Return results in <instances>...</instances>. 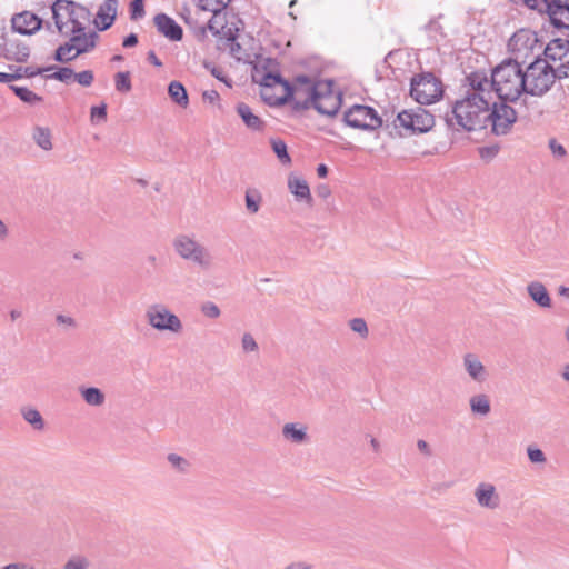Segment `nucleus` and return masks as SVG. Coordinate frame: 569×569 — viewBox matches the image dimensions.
Instances as JSON below:
<instances>
[{"label":"nucleus","instance_id":"obj_1","mask_svg":"<svg viewBox=\"0 0 569 569\" xmlns=\"http://www.w3.org/2000/svg\"><path fill=\"white\" fill-rule=\"evenodd\" d=\"M537 42L536 33L527 29L515 32L509 39L511 57L503 59L491 70V86L499 100L516 102L525 93L523 66Z\"/></svg>","mask_w":569,"mask_h":569},{"label":"nucleus","instance_id":"obj_2","mask_svg":"<svg viewBox=\"0 0 569 569\" xmlns=\"http://www.w3.org/2000/svg\"><path fill=\"white\" fill-rule=\"evenodd\" d=\"M491 102L482 100V98L475 99L463 97L457 100L443 114V120L449 129L477 131L487 129V114Z\"/></svg>","mask_w":569,"mask_h":569},{"label":"nucleus","instance_id":"obj_3","mask_svg":"<svg viewBox=\"0 0 569 569\" xmlns=\"http://www.w3.org/2000/svg\"><path fill=\"white\" fill-rule=\"evenodd\" d=\"M526 69H523V79L526 86V94L533 97H541L548 92L556 79H558V72L553 66L550 64L546 59H542L540 54H535L532 51L529 52V59Z\"/></svg>","mask_w":569,"mask_h":569},{"label":"nucleus","instance_id":"obj_4","mask_svg":"<svg viewBox=\"0 0 569 569\" xmlns=\"http://www.w3.org/2000/svg\"><path fill=\"white\" fill-rule=\"evenodd\" d=\"M172 248L182 260L193 263L202 270H208L213 263L209 249L200 243L194 236L180 233L172 240Z\"/></svg>","mask_w":569,"mask_h":569},{"label":"nucleus","instance_id":"obj_5","mask_svg":"<svg viewBox=\"0 0 569 569\" xmlns=\"http://www.w3.org/2000/svg\"><path fill=\"white\" fill-rule=\"evenodd\" d=\"M443 96L442 81L432 72H421L411 78L410 97L419 104H432Z\"/></svg>","mask_w":569,"mask_h":569},{"label":"nucleus","instance_id":"obj_6","mask_svg":"<svg viewBox=\"0 0 569 569\" xmlns=\"http://www.w3.org/2000/svg\"><path fill=\"white\" fill-rule=\"evenodd\" d=\"M436 122V117L422 107L402 110L398 113L395 127L403 128L411 134L429 132Z\"/></svg>","mask_w":569,"mask_h":569},{"label":"nucleus","instance_id":"obj_7","mask_svg":"<svg viewBox=\"0 0 569 569\" xmlns=\"http://www.w3.org/2000/svg\"><path fill=\"white\" fill-rule=\"evenodd\" d=\"M293 97L292 102L295 110H307L312 107L313 100L322 89H328L325 81H313L310 77L300 74L296 77L292 84Z\"/></svg>","mask_w":569,"mask_h":569},{"label":"nucleus","instance_id":"obj_8","mask_svg":"<svg viewBox=\"0 0 569 569\" xmlns=\"http://www.w3.org/2000/svg\"><path fill=\"white\" fill-rule=\"evenodd\" d=\"M252 80L266 89L273 88L277 84H280L283 88V94L274 99L268 97L266 93H262L264 101L269 106H284L293 97L292 83L282 78L279 72L266 71L264 69L260 70L257 66H254Z\"/></svg>","mask_w":569,"mask_h":569},{"label":"nucleus","instance_id":"obj_9","mask_svg":"<svg viewBox=\"0 0 569 569\" xmlns=\"http://www.w3.org/2000/svg\"><path fill=\"white\" fill-rule=\"evenodd\" d=\"M509 101H491L487 114V127H491L495 136H505L510 132L517 121V111L508 104Z\"/></svg>","mask_w":569,"mask_h":569},{"label":"nucleus","instance_id":"obj_10","mask_svg":"<svg viewBox=\"0 0 569 569\" xmlns=\"http://www.w3.org/2000/svg\"><path fill=\"white\" fill-rule=\"evenodd\" d=\"M343 122L355 129L373 131L382 126V118L373 107L353 104L345 111Z\"/></svg>","mask_w":569,"mask_h":569},{"label":"nucleus","instance_id":"obj_11","mask_svg":"<svg viewBox=\"0 0 569 569\" xmlns=\"http://www.w3.org/2000/svg\"><path fill=\"white\" fill-rule=\"evenodd\" d=\"M532 10L547 13L556 28H569V0H522Z\"/></svg>","mask_w":569,"mask_h":569},{"label":"nucleus","instance_id":"obj_12","mask_svg":"<svg viewBox=\"0 0 569 569\" xmlns=\"http://www.w3.org/2000/svg\"><path fill=\"white\" fill-rule=\"evenodd\" d=\"M66 8V19L72 24L71 33L82 32L86 30L84 22L90 19V11L82 4L71 0H56L51 6L52 18L59 20V10Z\"/></svg>","mask_w":569,"mask_h":569},{"label":"nucleus","instance_id":"obj_13","mask_svg":"<svg viewBox=\"0 0 569 569\" xmlns=\"http://www.w3.org/2000/svg\"><path fill=\"white\" fill-rule=\"evenodd\" d=\"M148 323L159 331L180 332L182 322L179 317L172 313L164 305H151L146 311Z\"/></svg>","mask_w":569,"mask_h":569},{"label":"nucleus","instance_id":"obj_14","mask_svg":"<svg viewBox=\"0 0 569 569\" xmlns=\"http://www.w3.org/2000/svg\"><path fill=\"white\" fill-rule=\"evenodd\" d=\"M466 81L469 89L465 97L475 99H478L479 97L482 98V100L491 102L495 90L491 86V78L489 79L486 72L479 70L472 71L466 77Z\"/></svg>","mask_w":569,"mask_h":569},{"label":"nucleus","instance_id":"obj_15","mask_svg":"<svg viewBox=\"0 0 569 569\" xmlns=\"http://www.w3.org/2000/svg\"><path fill=\"white\" fill-rule=\"evenodd\" d=\"M326 83H328V89H322L317 94V99L313 100L312 108L321 114L332 117L338 113L341 107V97L331 90V81H326Z\"/></svg>","mask_w":569,"mask_h":569},{"label":"nucleus","instance_id":"obj_16","mask_svg":"<svg viewBox=\"0 0 569 569\" xmlns=\"http://www.w3.org/2000/svg\"><path fill=\"white\" fill-rule=\"evenodd\" d=\"M12 29L20 34H33L41 26L42 20L34 13L23 11L12 18Z\"/></svg>","mask_w":569,"mask_h":569},{"label":"nucleus","instance_id":"obj_17","mask_svg":"<svg viewBox=\"0 0 569 569\" xmlns=\"http://www.w3.org/2000/svg\"><path fill=\"white\" fill-rule=\"evenodd\" d=\"M157 30L171 41H180L183 37L182 27L166 13H158L153 18Z\"/></svg>","mask_w":569,"mask_h":569},{"label":"nucleus","instance_id":"obj_18","mask_svg":"<svg viewBox=\"0 0 569 569\" xmlns=\"http://www.w3.org/2000/svg\"><path fill=\"white\" fill-rule=\"evenodd\" d=\"M118 3L119 0H104L100 4L94 20L99 31H106L112 27L117 18Z\"/></svg>","mask_w":569,"mask_h":569},{"label":"nucleus","instance_id":"obj_19","mask_svg":"<svg viewBox=\"0 0 569 569\" xmlns=\"http://www.w3.org/2000/svg\"><path fill=\"white\" fill-rule=\"evenodd\" d=\"M234 109L248 130L252 132L264 131L266 121H263L258 114H256L249 104H247L246 102H238Z\"/></svg>","mask_w":569,"mask_h":569},{"label":"nucleus","instance_id":"obj_20","mask_svg":"<svg viewBox=\"0 0 569 569\" xmlns=\"http://www.w3.org/2000/svg\"><path fill=\"white\" fill-rule=\"evenodd\" d=\"M475 497L479 506L496 509L499 507L500 498L496 492V488L493 485L488 482H481L477 486L475 490Z\"/></svg>","mask_w":569,"mask_h":569},{"label":"nucleus","instance_id":"obj_21","mask_svg":"<svg viewBox=\"0 0 569 569\" xmlns=\"http://www.w3.org/2000/svg\"><path fill=\"white\" fill-rule=\"evenodd\" d=\"M463 367L469 377L476 381V382H483L486 381L488 373L480 361L479 357L475 353H466L463 356Z\"/></svg>","mask_w":569,"mask_h":569},{"label":"nucleus","instance_id":"obj_22","mask_svg":"<svg viewBox=\"0 0 569 569\" xmlns=\"http://www.w3.org/2000/svg\"><path fill=\"white\" fill-rule=\"evenodd\" d=\"M96 32L86 33V30L82 32L72 33L68 43H71L74 50V56H80L82 53H87L91 51L96 47Z\"/></svg>","mask_w":569,"mask_h":569},{"label":"nucleus","instance_id":"obj_23","mask_svg":"<svg viewBox=\"0 0 569 569\" xmlns=\"http://www.w3.org/2000/svg\"><path fill=\"white\" fill-rule=\"evenodd\" d=\"M528 295L530 298L541 308H549L551 306V299L547 288L539 281H532L527 287Z\"/></svg>","mask_w":569,"mask_h":569},{"label":"nucleus","instance_id":"obj_24","mask_svg":"<svg viewBox=\"0 0 569 569\" xmlns=\"http://www.w3.org/2000/svg\"><path fill=\"white\" fill-rule=\"evenodd\" d=\"M168 94L173 102L182 108H187L189 104V97L184 86L177 80H173L168 86Z\"/></svg>","mask_w":569,"mask_h":569},{"label":"nucleus","instance_id":"obj_25","mask_svg":"<svg viewBox=\"0 0 569 569\" xmlns=\"http://www.w3.org/2000/svg\"><path fill=\"white\" fill-rule=\"evenodd\" d=\"M282 435L293 443H302L308 439L307 428L303 426L298 427V423L295 422L286 423L282 428Z\"/></svg>","mask_w":569,"mask_h":569},{"label":"nucleus","instance_id":"obj_26","mask_svg":"<svg viewBox=\"0 0 569 569\" xmlns=\"http://www.w3.org/2000/svg\"><path fill=\"white\" fill-rule=\"evenodd\" d=\"M288 187L292 194L299 200L311 201L310 188L305 179L300 178H289Z\"/></svg>","mask_w":569,"mask_h":569},{"label":"nucleus","instance_id":"obj_27","mask_svg":"<svg viewBox=\"0 0 569 569\" xmlns=\"http://www.w3.org/2000/svg\"><path fill=\"white\" fill-rule=\"evenodd\" d=\"M79 391L89 406L99 407L106 401L104 393L97 387H80Z\"/></svg>","mask_w":569,"mask_h":569},{"label":"nucleus","instance_id":"obj_28","mask_svg":"<svg viewBox=\"0 0 569 569\" xmlns=\"http://www.w3.org/2000/svg\"><path fill=\"white\" fill-rule=\"evenodd\" d=\"M8 58L16 62H26L30 57V49L22 42H10L6 49Z\"/></svg>","mask_w":569,"mask_h":569},{"label":"nucleus","instance_id":"obj_29","mask_svg":"<svg viewBox=\"0 0 569 569\" xmlns=\"http://www.w3.org/2000/svg\"><path fill=\"white\" fill-rule=\"evenodd\" d=\"M21 416L34 430L41 431L44 429V420L36 408L32 407H22Z\"/></svg>","mask_w":569,"mask_h":569},{"label":"nucleus","instance_id":"obj_30","mask_svg":"<svg viewBox=\"0 0 569 569\" xmlns=\"http://www.w3.org/2000/svg\"><path fill=\"white\" fill-rule=\"evenodd\" d=\"M32 139L39 148L44 151L52 150L51 131L47 127H36L32 132Z\"/></svg>","mask_w":569,"mask_h":569},{"label":"nucleus","instance_id":"obj_31","mask_svg":"<svg viewBox=\"0 0 569 569\" xmlns=\"http://www.w3.org/2000/svg\"><path fill=\"white\" fill-rule=\"evenodd\" d=\"M270 144H271L272 151L276 153L277 158L279 159V161L282 164L288 166L291 163V157L288 152L287 144L282 139L271 138Z\"/></svg>","mask_w":569,"mask_h":569},{"label":"nucleus","instance_id":"obj_32","mask_svg":"<svg viewBox=\"0 0 569 569\" xmlns=\"http://www.w3.org/2000/svg\"><path fill=\"white\" fill-rule=\"evenodd\" d=\"M246 209L249 213L254 214L260 210L262 196L258 189H248L244 196Z\"/></svg>","mask_w":569,"mask_h":569},{"label":"nucleus","instance_id":"obj_33","mask_svg":"<svg viewBox=\"0 0 569 569\" xmlns=\"http://www.w3.org/2000/svg\"><path fill=\"white\" fill-rule=\"evenodd\" d=\"M10 89L14 92V94L23 102L29 104H36L42 101V97L38 96L27 87L20 86H10Z\"/></svg>","mask_w":569,"mask_h":569},{"label":"nucleus","instance_id":"obj_34","mask_svg":"<svg viewBox=\"0 0 569 569\" xmlns=\"http://www.w3.org/2000/svg\"><path fill=\"white\" fill-rule=\"evenodd\" d=\"M472 412L486 416L490 412V401L486 395H477L470 398Z\"/></svg>","mask_w":569,"mask_h":569},{"label":"nucleus","instance_id":"obj_35","mask_svg":"<svg viewBox=\"0 0 569 569\" xmlns=\"http://www.w3.org/2000/svg\"><path fill=\"white\" fill-rule=\"evenodd\" d=\"M71 43H63L58 47V49L54 52L53 59L57 62L66 63L74 60L78 56H74V50Z\"/></svg>","mask_w":569,"mask_h":569},{"label":"nucleus","instance_id":"obj_36","mask_svg":"<svg viewBox=\"0 0 569 569\" xmlns=\"http://www.w3.org/2000/svg\"><path fill=\"white\" fill-rule=\"evenodd\" d=\"M114 88L120 93H128L132 89L129 71H120L114 74Z\"/></svg>","mask_w":569,"mask_h":569},{"label":"nucleus","instance_id":"obj_37","mask_svg":"<svg viewBox=\"0 0 569 569\" xmlns=\"http://www.w3.org/2000/svg\"><path fill=\"white\" fill-rule=\"evenodd\" d=\"M567 52L556 63H553L555 70L558 72V79L569 77V47Z\"/></svg>","mask_w":569,"mask_h":569},{"label":"nucleus","instance_id":"obj_38","mask_svg":"<svg viewBox=\"0 0 569 569\" xmlns=\"http://www.w3.org/2000/svg\"><path fill=\"white\" fill-rule=\"evenodd\" d=\"M169 463L179 472H186L190 466L189 461L177 453H169L167 457Z\"/></svg>","mask_w":569,"mask_h":569},{"label":"nucleus","instance_id":"obj_39","mask_svg":"<svg viewBox=\"0 0 569 569\" xmlns=\"http://www.w3.org/2000/svg\"><path fill=\"white\" fill-rule=\"evenodd\" d=\"M548 147L556 160H562L568 154L566 148L556 138H550L548 140Z\"/></svg>","mask_w":569,"mask_h":569},{"label":"nucleus","instance_id":"obj_40","mask_svg":"<svg viewBox=\"0 0 569 569\" xmlns=\"http://www.w3.org/2000/svg\"><path fill=\"white\" fill-rule=\"evenodd\" d=\"M56 67L54 66H50V67H46V68H36V67H16V72L14 73H21L22 77H28V78H32V77H36L38 74H42L47 71H50V70H53Z\"/></svg>","mask_w":569,"mask_h":569},{"label":"nucleus","instance_id":"obj_41","mask_svg":"<svg viewBox=\"0 0 569 569\" xmlns=\"http://www.w3.org/2000/svg\"><path fill=\"white\" fill-rule=\"evenodd\" d=\"M499 150H500V147L498 144L485 146V147L478 148V153H479V157L483 161L490 162L491 160H493L497 157V154L499 153Z\"/></svg>","mask_w":569,"mask_h":569},{"label":"nucleus","instance_id":"obj_42","mask_svg":"<svg viewBox=\"0 0 569 569\" xmlns=\"http://www.w3.org/2000/svg\"><path fill=\"white\" fill-rule=\"evenodd\" d=\"M200 310L203 316L209 319H217L221 315L220 308L212 301H206L201 305Z\"/></svg>","mask_w":569,"mask_h":569},{"label":"nucleus","instance_id":"obj_43","mask_svg":"<svg viewBox=\"0 0 569 569\" xmlns=\"http://www.w3.org/2000/svg\"><path fill=\"white\" fill-rule=\"evenodd\" d=\"M241 347L243 352H257L259 350V346L254 339V337L250 332L243 333L241 338Z\"/></svg>","mask_w":569,"mask_h":569},{"label":"nucleus","instance_id":"obj_44","mask_svg":"<svg viewBox=\"0 0 569 569\" xmlns=\"http://www.w3.org/2000/svg\"><path fill=\"white\" fill-rule=\"evenodd\" d=\"M74 72L71 68L68 67H61L58 68L56 72L52 74L47 76V79H54L61 82H67L73 77Z\"/></svg>","mask_w":569,"mask_h":569},{"label":"nucleus","instance_id":"obj_45","mask_svg":"<svg viewBox=\"0 0 569 569\" xmlns=\"http://www.w3.org/2000/svg\"><path fill=\"white\" fill-rule=\"evenodd\" d=\"M218 0H198V7L201 10L212 12L213 16L221 13L224 9H220Z\"/></svg>","mask_w":569,"mask_h":569},{"label":"nucleus","instance_id":"obj_46","mask_svg":"<svg viewBox=\"0 0 569 569\" xmlns=\"http://www.w3.org/2000/svg\"><path fill=\"white\" fill-rule=\"evenodd\" d=\"M350 328L352 331L359 333L362 338H366L368 336V326L362 318L351 319Z\"/></svg>","mask_w":569,"mask_h":569},{"label":"nucleus","instance_id":"obj_47","mask_svg":"<svg viewBox=\"0 0 569 569\" xmlns=\"http://www.w3.org/2000/svg\"><path fill=\"white\" fill-rule=\"evenodd\" d=\"M144 6L142 0H132L130 3V18L138 20L144 16Z\"/></svg>","mask_w":569,"mask_h":569},{"label":"nucleus","instance_id":"obj_48","mask_svg":"<svg viewBox=\"0 0 569 569\" xmlns=\"http://www.w3.org/2000/svg\"><path fill=\"white\" fill-rule=\"evenodd\" d=\"M77 82L83 87H90L93 82L94 76L91 70H83L73 74Z\"/></svg>","mask_w":569,"mask_h":569},{"label":"nucleus","instance_id":"obj_49","mask_svg":"<svg viewBox=\"0 0 569 569\" xmlns=\"http://www.w3.org/2000/svg\"><path fill=\"white\" fill-rule=\"evenodd\" d=\"M92 121H104L107 119V104L93 106L90 110Z\"/></svg>","mask_w":569,"mask_h":569},{"label":"nucleus","instance_id":"obj_50","mask_svg":"<svg viewBox=\"0 0 569 569\" xmlns=\"http://www.w3.org/2000/svg\"><path fill=\"white\" fill-rule=\"evenodd\" d=\"M529 460L533 463H542L546 461L543 451L539 448L529 446L527 449Z\"/></svg>","mask_w":569,"mask_h":569},{"label":"nucleus","instance_id":"obj_51","mask_svg":"<svg viewBox=\"0 0 569 569\" xmlns=\"http://www.w3.org/2000/svg\"><path fill=\"white\" fill-rule=\"evenodd\" d=\"M210 73L217 80L223 82L228 88L232 87V80L228 76L224 74L223 70L220 67H216V66L211 67Z\"/></svg>","mask_w":569,"mask_h":569},{"label":"nucleus","instance_id":"obj_52","mask_svg":"<svg viewBox=\"0 0 569 569\" xmlns=\"http://www.w3.org/2000/svg\"><path fill=\"white\" fill-rule=\"evenodd\" d=\"M53 20H54V24H56V28L58 29V31L60 33H64L63 29L68 24L67 19H66V8H61L59 10V20L60 21H58L57 19H53Z\"/></svg>","mask_w":569,"mask_h":569},{"label":"nucleus","instance_id":"obj_53","mask_svg":"<svg viewBox=\"0 0 569 569\" xmlns=\"http://www.w3.org/2000/svg\"><path fill=\"white\" fill-rule=\"evenodd\" d=\"M202 99L209 103H216L220 101V94L217 90H206L202 93Z\"/></svg>","mask_w":569,"mask_h":569},{"label":"nucleus","instance_id":"obj_54","mask_svg":"<svg viewBox=\"0 0 569 569\" xmlns=\"http://www.w3.org/2000/svg\"><path fill=\"white\" fill-rule=\"evenodd\" d=\"M56 321L59 325H66L68 327H74L76 326L74 319L69 317V316H64V315H57Z\"/></svg>","mask_w":569,"mask_h":569},{"label":"nucleus","instance_id":"obj_55","mask_svg":"<svg viewBox=\"0 0 569 569\" xmlns=\"http://www.w3.org/2000/svg\"><path fill=\"white\" fill-rule=\"evenodd\" d=\"M22 78V74L21 73H6V72H0V82L2 83H9L13 80H18Z\"/></svg>","mask_w":569,"mask_h":569},{"label":"nucleus","instance_id":"obj_56","mask_svg":"<svg viewBox=\"0 0 569 569\" xmlns=\"http://www.w3.org/2000/svg\"><path fill=\"white\" fill-rule=\"evenodd\" d=\"M137 44H138V36L136 33L128 34L122 41V46L124 48H132V47H136Z\"/></svg>","mask_w":569,"mask_h":569},{"label":"nucleus","instance_id":"obj_57","mask_svg":"<svg viewBox=\"0 0 569 569\" xmlns=\"http://www.w3.org/2000/svg\"><path fill=\"white\" fill-rule=\"evenodd\" d=\"M318 197L327 199L331 194V190L328 184H319L316 189Z\"/></svg>","mask_w":569,"mask_h":569},{"label":"nucleus","instance_id":"obj_58","mask_svg":"<svg viewBox=\"0 0 569 569\" xmlns=\"http://www.w3.org/2000/svg\"><path fill=\"white\" fill-rule=\"evenodd\" d=\"M147 60L153 64L154 67H162V62L161 60L157 57L156 52L153 50H150L148 53H147Z\"/></svg>","mask_w":569,"mask_h":569},{"label":"nucleus","instance_id":"obj_59","mask_svg":"<svg viewBox=\"0 0 569 569\" xmlns=\"http://www.w3.org/2000/svg\"><path fill=\"white\" fill-rule=\"evenodd\" d=\"M9 234H10L9 227L0 218V241H6L9 238Z\"/></svg>","mask_w":569,"mask_h":569},{"label":"nucleus","instance_id":"obj_60","mask_svg":"<svg viewBox=\"0 0 569 569\" xmlns=\"http://www.w3.org/2000/svg\"><path fill=\"white\" fill-rule=\"evenodd\" d=\"M442 27L441 24L436 21V20H430L426 26H425V30L426 31H435V32H438L439 30H441Z\"/></svg>","mask_w":569,"mask_h":569},{"label":"nucleus","instance_id":"obj_61","mask_svg":"<svg viewBox=\"0 0 569 569\" xmlns=\"http://www.w3.org/2000/svg\"><path fill=\"white\" fill-rule=\"evenodd\" d=\"M417 447L418 449L423 452L426 456H430L431 455V451H430V448H429V445L427 443V441L425 440H418L417 442Z\"/></svg>","mask_w":569,"mask_h":569},{"label":"nucleus","instance_id":"obj_62","mask_svg":"<svg viewBox=\"0 0 569 569\" xmlns=\"http://www.w3.org/2000/svg\"><path fill=\"white\" fill-rule=\"evenodd\" d=\"M3 569H34V568L31 566H28L27 563L14 562V563H9V565L4 566Z\"/></svg>","mask_w":569,"mask_h":569},{"label":"nucleus","instance_id":"obj_63","mask_svg":"<svg viewBox=\"0 0 569 569\" xmlns=\"http://www.w3.org/2000/svg\"><path fill=\"white\" fill-rule=\"evenodd\" d=\"M317 174L319 178H326L328 176V167L323 163H320L317 167Z\"/></svg>","mask_w":569,"mask_h":569},{"label":"nucleus","instance_id":"obj_64","mask_svg":"<svg viewBox=\"0 0 569 569\" xmlns=\"http://www.w3.org/2000/svg\"><path fill=\"white\" fill-rule=\"evenodd\" d=\"M284 569H309V567L302 562H293L287 566Z\"/></svg>","mask_w":569,"mask_h":569}]
</instances>
